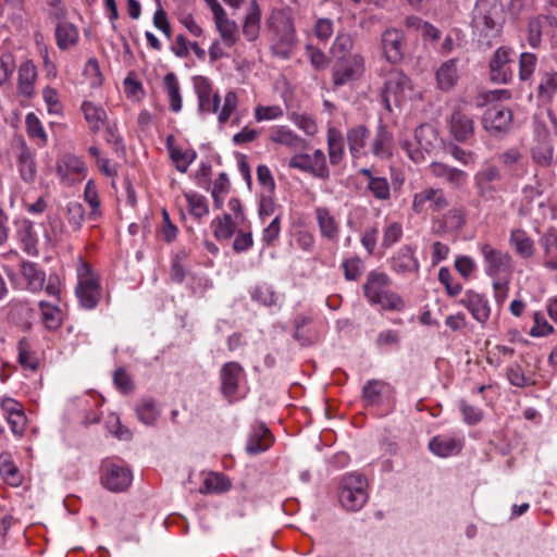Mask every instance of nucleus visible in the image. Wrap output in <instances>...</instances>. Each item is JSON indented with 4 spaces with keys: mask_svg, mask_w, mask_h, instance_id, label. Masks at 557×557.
I'll return each mask as SVG.
<instances>
[{
    "mask_svg": "<svg viewBox=\"0 0 557 557\" xmlns=\"http://www.w3.org/2000/svg\"><path fill=\"white\" fill-rule=\"evenodd\" d=\"M392 280L380 271H371L363 285L364 297L371 305H379L383 310L401 311L405 308L404 299L391 289Z\"/></svg>",
    "mask_w": 557,
    "mask_h": 557,
    "instance_id": "obj_2",
    "label": "nucleus"
},
{
    "mask_svg": "<svg viewBox=\"0 0 557 557\" xmlns=\"http://www.w3.org/2000/svg\"><path fill=\"white\" fill-rule=\"evenodd\" d=\"M133 474L128 467L121 462L107 465V491L122 493L128 490Z\"/></svg>",
    "mask_w": 557,
    "mask_h": 557,
    "instance_id": "obj_22",
    "label": "nucleus"
},
{
    "mask_svg": "<svg viewBox=\"0 0 557 557\" xmlns=\"http://www.w3.org/2000/svg\"><path fill=\"white\" fill-rule=\"evenodd\" d=\"M509 245L522 259H530L535 253L533 239L522 228H515L510 232Z\"/></svg>",
    "mask_w": 557,
    "mask_h": 557,
    "instance_id": "obj_34",
    "label": "nucleus"
},
{
    "mask_svg": "<svg viewBox=\"0 0 557 557\" xmlns=\"http://www.w3.org/2000/svg\"><path fill=\"white\" fill-rule=\"evenodd\" d=\"M472 319L475 320L481 326L486 325L492 315V307L487 295L476 292L474 289H467L459 300Z\"/></svg>",
    "mask_w": 557,
    "mask_h": 557,
    "instance_id": "obj_17",
    "label": "nucleus"
},
{
    "mask_svg": "<svg viewBox=\"0 0 557 557\" xmlns=\"http://www.w3.org/2000/svg\"><path fill=\"white\" fill-rule=\"evenodd\" d=\"M430 137H435L433 129L430 126L421 125L416 128L412 139H400L399 146L410 160L414 163H420L425 160L426 154L433 148Z\"/></svg>",
    "mask_w": 557,
    "mask_h": 557,
    "instance_id": "obj_11",
    "label": "nucleus"
},
{
    "mask_svg": "<svg viewBox=\"0 0 557 557\" xmlns=\"http://www.w3.org/2000/svg\"><path fill=\"white\" fill-rule=\"evenodd\" d=\"M364 73V58L354 53L345 59L335 60L332 67V79L335 87L358 81Z\"/></svg>",
    "mask_w": 557,
    "mask_h": 557,
    "instance_id": "obj_8",
    "label": "nucleus"
},
{
    "mask_svg": "<svg viewBox=\"0 0 557 557\" xmlns=\"http://www.w3.org/2000/svg\"><path fill=\"white\" fill-rule=\"evenodd\" d=\"M478 249L483 257L486 275L495 277L503 273H511L512 258L508 252L497 249L488 242H479Z\"/></svg>",
    "mask_w": 557,
    "mask_h": 557,
    "instance_id": "obj_10",
    "label": "nucleus"
},
{
    "mask_svg": "<svg viewBox=\"0 0 557 557\" xmlns=\"http://www.w3.org/2000/svg\"><path fill=\"white\" fill-rule=\"evenodd\" d=\"M84 197L86 202L91 207L90 216L97 215L99 216L101 214L100 211V197L98 195L97 187L94 183V181H88L85 190H84Z\"/></svg>",
    "mask_w": 557,
    "mask_h": 557,
    "instance_id": "obj_61",
    "label": "nucleus"
},
{
    "mask_svg": "<svg viewBox=\"0 0 557 557\" xmlns=\"http://www.w3.org/2000/svg\"><path fill=\"white\" fill-rule=\"evenodd\" d=\"M188 251L185 248L178 249L171 259L170 276L175 283H182L185 278V262L188 258Z\"/></svg>",
    "mask_w": 557,
    "mask_h": 557,
    "instance_id": "obj_52",
    "label": "nucleus"
},
{
    "mask_svg": "<svg viewBox=\"0 0 557 557\" xmlns=\"http://www.w3.org/2000/svg\"><path fill=\"white\" fill-rule=\"evenodd\" d=\"M55 172L63 185L71 186L85 178L87 166L81 157L67 152L57 160Z\"/></svg>",
    "mask_w": 557,
    "mask_h": 557,
    "instance_id": "obj_14",
    "label": "nucleus"
},
{
    "mask_svg": "<svg viewBox=\"0 0 557 557\" xmlns=\"http://www.w3.org/2000/svg\"><path fill=\"white\" fill-rule=\"evenodd\" d=\"M21 273L27 283V288L32 292H38L44 288L46 274L38 264L30 261L21 263Z\"/></svg>",
    "mask_w": 557,
    "mask_h": 557,
    "instance_id": "obj_38",
    "label": "nucleus"
},
{
    "mask_svg": "<svg viewBox=\"0 0 557 557\" xmlns=\"http://www.w3.org/2000/svg\"><path fill=\"white\" fill-rule=\"evenodd\" d=\"M528 32V42L533 48L540 47L543 35H547L557 46V12L548 10L547 14L531 20Z\"/></svg>",
    "mask_w": 557,
    "mask_h": 557,
    "instance_id": "obj_15",
    "label": "nucleus"
},
{
    "mask_svg": "<svg viewBox=\"0 0 557 557\" xmlns=\"http://www.w3.org/2000/svg\"><path fill=\"white\" fill-rule=\"evenodd\" d=\"M463 440L450 435L434 436L430 443V450L442 458L457 455L461 451Z\"/></svg>",
    "mask_w": 557,
    "mask_h": 557,
    "instance_id": "obj_31",
    "label": "nucleus"
},
{
    "mask_svg": "<svg viewBox=\"0 0 557 557\" xmlns=\"http://www.w3.org/2000/svg\"><path fill=\"white\" fill-rule=\"evenodd\" d=\"M84 117L91 133H98L103 125V110L101 104H95L92 101H84L82 104Z\"/></svg>",
    "mask_w": 557,
    "mask_h": 557,
    "instance_id": "obj_44",
    "label": "nucleus"
},
{
    "mask_svg": "<svg viewBox=\"0 0 557 557\" xmlns=\"http://www.w3.org/2000/svg\"><path fill=\"white\" fill-rule=\"evenodd\" d=\"M39 309L41 321L47 330L57 331L62 325V311L58 306L41 300Z\"/></svg>",
    "mask_w": 557,
    "mask_h": 557,
    "instance_id": "obj_42",
    "label": "nucleus"
},
{
    "mask_svg": "<svg viewBox=\"0 0 557 557\" xmlns=\"http://www.w3.org/2000/svg\"><path fill=\"white\" fill-rule=\"evenodd\" d=\"M537 59L535 54L530 52H523L519 60V77L521 81L529 79L536 67Z\"/></svg>",
    "mask_w": 557,
    "mask_h": 557,
    "instance_id": "obj_62",
    "label": "nucleus"
},
{
    "mask_svg": "<svg viewBox=\"0 0 557 557\" xmlns=\"http://www.w3.org/2000/svg\"><path fill=\"white\" fill-rule=\"evenodd\" d=\"M211 227L218 240H227L235 234L237 225L235 223L221 222L220 216H216L212 220Z\"/></svg>",
    "mask_w": 557,
    "mask_h": 557,
    "instance_id": "obj_60",
    "label": "nucleus"
},
{
    "mask_svg": "<svg viewBox=\"0 0 557 557\" xmlns=\"http://www.w3.org/2000/svg\"><path fill=\"white\" fill-rule=\"evenodd\" d=\"M512 121L511 111L500 104L488 108L482 119L483 127L491 134H502L509 129Z\"/></svg>",
    "mask_w": 557,
    "mask_h": 557,
    "instance_id": "obj_19",
    "label": "nucleus"
},
{
    "mask_svg": "<svg viewBox=\"0 0 557 557\" xmlns=\"http://www.w3.org/2000/svg\"><path fill=\"white\" fill-rule=\"evenodd\" d=\"M459 79L457 59L443 62L435 72L436 86L442 91L451 90Z\"/></svg>",
    "mask_w": 557,
    "mask_h": 557,
    "instance_id": "obj_33",
    "label": "nucleus"
},
{
    "mask_svg": "<svg viewBox=\"0 0 557 557\" xmlns=\"http://www.w3.org/2000/svg\"><path fill=\"white\" fill-rule=\"evenodd\" d=\"M18 362L26 369L36 370L37 358L32 351V345L27 338L23 337L18 341Z\"/></svg>",
    "mask_w": 557,
    "mask_h": 557,
    "instance_id": "obj_55",
    "label": "nucleus"
},
{
    "mask_svg": "<svg viewBox=\"0 0 557 557\" xmlns=\"http://www.w3.org/2000/svg\"><path fill=\"white\" fill-rule=\"evenodd\" d=\"M314 218L317 220L321 237L331 243H337L339 238L341 224L335 215L332 214L331 210L327 207L319 206L314 209Z\"/></svg>",
    "mask_w": 557,
    "mask_h": 557,
    "instance_id": "obj_23",
    "label": "nucleus"
},
{
    "mask_svg": "<svg viewBox=\"0 0 557 557\" xmlns=\"http://www.w3.org/2000/svg\"><path fill=\"white\" fill-rule=\"evenodd\" d=\"M504 21V9L499 0H478L472 23L479 44L491 47L499 38Z\"/></svg>",
    "mask_w": 557,
    "mask_h": 557,
    "instance_id": "obj_1",
    "label": "nucleus"
},
{
    "mask_svg": "<svg viewBox=\"0 0 557 557\" xmlns=\"http://www.w3.org/2000/svg\"><path fill=\"white\" fill-rule=\"evenodd\" d=\"M383 383L377 380L368 381L363 386L362 396L367 406H373L380 403Z\"/></svg>",
    "mask_w": 557,
    "mask_h": 557,
    "instance_id": "obj_57",
    "label": "nucleus"
},
{
    "mask_svg": "<svg viewBox=\"0 0 557 557\" xmlns=\"http://www.w3.org/2000/svg\"><path fill=\"white\" fill-rule=\"evenodd\" d=\"M268 24L278 39L277 47L282 49L281 54L288 58L296 39L292 10L289 8L273 9Z\"/></svg>",
    "mask_w": 557,
    "mask_h": 557,
    "instance_id": "obj_5",
    "label": "nucleus"
},
{
    "mask_svg": "<svg viewBox=\"0 0 557 557\" xmlns=\"http://www.w3.org/2000/svg\"><path fill=\"white\" fill-rule=\"evenodd\" d=\"M411 81L397 69L389 70L385 75L384 88L382 90V103L386 110L392 111V103L400 106L411 91Z\"/></svg>",
    "mask_w": 557,
    "mask_h": 557,
    "instance_id": "obj_6",
    "label": "nucleus"
},
{
    "mask_svg": "<svg viewBox=\"0 0 557 557\" xmlns=\"http://www.w3.org/2000/svg\"><path fill=\"white\" fill-rule=\"evenodd\" d=\"M557 90V72L546 73L539 85V94L541 97L550 98Z\"/></svg>",
    "mask_w": 557,
    "mask_h": 557,
    "instance_id": "obj_64",
    "label": "nucleus"
},
{
    "mask_svg": "<svg viewBox=\"0 0 557 557\" xmlns=\"http://www.w3.org/2000/svg\"><path fill=\"white\" fill-rule=\"evenodd\" d=\"M230 487L231 482L226 475L218 472H211L205 478L199 492L202 494L223 493L228 491Z\"/></svg>",
    "mask_w": 557,
    "mask_h": 557,
    "instance_id": "obj_47",
    "label": "nucleus"
},
{
    "mask_svg": "<svg viewBox=\"0 0 557 557\" xmlns=\"http://www.w3.org/2000/svg\"><path fill=\"white\" fill-rule=\"evenodd\" d=\"M195 89L198 97L199 110L202 112L216 113L220 107V96L213 91L210 81L206 77H198L195 81Z\"/></svg>",
    "mask_w": 557,
    "mask_h": 557,
    "instance_id": "obj_25",
    "label": "nucleus"
},
{
    "mask_svg": "<svg viewBox=\"0 0 557 557\" xmlns=\"http://www.w3.org/2000/svg\"><path fill=\"white\" fill-rule=\"evenodd\" d=\"M368 481L360 473H348L339 485L338 499L347 511H358L368 502Z\"/></svg>",
    "mask_w": 557,
    "mask_h": 557,
    "instance_id": "obj_3",
    "label": "nucleus"
},
{
    "mask_svg": "<svg viewBox=\"0 0 557 557\" xmlns=\"http://www.w3.org/2000/svg\"><path fill=\"white\" fill-rule=\"evenodd\" d=\"M354 39L347 33H338L331 49L330 53L334 60L345 59L352 55Z\"/></svg>",
    "mask_w": 557,
    "mask_h": 557,
    "instance_id": "obj_49",
    "label": "nucleus"
},
{
    "mask_svg": "<svg viewBox=\"0 0 557 557\" xmlns=\"http://www.w3.org/2000/svg\"><path fill=\"white\" fill-rule=\"evenodd\" d=\"M37 77V69L32 61H25L18 69V92L26 98H30L34 95V84Z\"/></svg>",
    "mask_w": 557,
    "mask_h": 557,
    "instance_id": "obj_37",
    "label": "nucleus"
},
{
    "mask_svg": "<svg viewBox=\"0 0 557 557\" xmlns=\"http://www.w3.org/2000/svg\"><path fill=\"white\" fill-rule=\"evenodd\" d=\"M17 238L20 243L23 245L24 250L28 255L37 253V235L34 231V225L28 220H23L17 230Z\"/></svg>",
    "mask_w": 557,
    "mask_h": 557,
    "instance_id": "obj_48",
    "label": "nucleus"
},
{
    "mask_svg": "<svg viewBox=\"0 0 557 557\" xmlns=\"http://www.w3.org/2000/svg\"><path fill=\"white\" fill-rule=\"evenodd\" d=\"M428 169L433 177L442 180L454 189L462 188L468 182L469 175L466 171L444 162H432Z\"/></svg>",
    "mask_w": 557,
    "mask_h": 557,
    "instance_id": "obj_20",
    "label": "nucleus"
},
{
    "mask_svg": "<svg viewBox=\"0 0 557 557\" xmlns=\"http://www.w3.org/2000/svg\"><path fill=\"white\" fill-rule=\"evenodd\" d=\"M273 441L272 433L263 423L255 424L247 438L246 451L250 455L261 454L271 447Z\"/></svg>",
    "mask_w": 557,
    "mask_h": 557,
    "instance_id": "obj_26",
    "label": "nucleus"
},
{
    "mask_svg": "<svg viewBox=\"0 0 557 557\" xmlns=\"http://www.w3.org/2000/svg\"><path fill=\"white\" fill-rule=\"evenodd\" d=\"M513 50L510 47L502 46L493 53L488 67L491 79L497 84H508L513 77L512 71Z\"/></svg>",
    "mask_w": 557,
    "mask_h": 557,
    "instance_id": "obj_16",
    "label": "nucleus"
},
{
    "mask_svg": "<svg viewBox=\"0 0 557 557\" xmlns=\"http://www.w3.org/2000/svg\"><path fill=\"white\" fill-rule=\"evenodd\" d=\"M261 29V8L257 0H251L242 22V33L248 41L259 38Z\"/></svg>",
    "mask_w": 557,
    "mask_h": 557,
    "instance_id": "obj_27",
    "label": "nucleus"
},
{
    "mask_svg": "<svg viewBox=\"0 0 557 557\" xmlns=\"http://www.w3.org/2000/svg\"><path fill=\"white\" fill-rule=\"evenodd\" d=\"M166 148L175 169L181 173H185L197 158V153L194 149H183L176 146L172 135L166 138Z\"/></svg>",
    "mask_w": 557,
    "mask_h": 557,
    "instance_id": "obj_32",
    "label": "nucleus"
},
{
    "mask_svg": "<svg viewBox=\"0 0 557 557\" xmlns=\"http://www.w3.org/2000/svg\"><path fill=\"white\" fill-rule=\"evenodd\" d=\"M185 198L188 205L189 213L197 220L209 214V205L205 196L197 193H187Z\"/></svg>",
    "mask_w": 557,
    "mask_h": 557,
    "instance_id": "obj_50",
    "label": "nucleus"
},
{
    "mask_svg": "<svg viewBox=\"0 0 557 557\" xmlns=\"http://www.w3.org/2000/svg\"><path fill=\"white\" fill-rule=\"evenodd\" d=\"M382 49L386 60L397 63L404 58L406 41L403 32L396 28L386 29L381 37Z\"/></svg>",
    "mask_w": 557,
    "mask_h": 557,
    "instance_id": "obj_21",
    "label": "nucleus"
},
{
    "mask_svg": "<svg viewBox=\"0 0 557 557\" xmlns=\"http://www.w3.org/2000/svg\"><path fill=\"white\" fill-rule=\"evenodd\" d=\"M448 124L450 135L458 143H467L474 136V116L465 102L453 109Z\"/></svg>",
    "mask_w": 557,
    "mask_h": 557,
    "instance_id": "obj_9",
    "label": "nucleus"
},
{
    "mask_svg": "<svg viewBox=\"0 0 557 557\" xmlns=\"http://www.w3.org/2000/svg\"><path fill=\"white\" fill-rule=\"evenodd\" d=\"M438 281L446 288L449 296H458L462 292V285L453 280L451 273L447 268H441L438 271Z\"/></svg>",
    "mask_w": 557,
    "mask_h": 557,
    "instance_id": "obj_63",
    "label": "nucleus"
},
{
    "mask_svg": "<svg viewBox=\"0 0 557 557\" xmlns=\"http://www.w3.org/2000/svg\"><path fill=\"white\" fill-rule=\"evenodd\" d=\"M394 137L385 125H380L371 143V153L381 160L393 157Z\"/></svg>",
    "mask_w": 557,
    "mask_h": 557,
    "instance_id": "obj_30",
    "label": "nucleus"
},
{
    "mask_svg": "<svg viewBox=\"0 0 557 557\" xmlns=\"http://www.w3.org/2000/svg\"><path fill=\"white\" fill-rule=\"evenodd\" d=\"M245 377L244 368L236 361H228L220 370L221 393L233 403Z\"/></svg>",
    "mask_w": 557,
    "mask_h": 557,
    "instance_id": "obj_18",
    "label": "nucleus"
},
{
    "mask_svg": "<svg viewBox=\"0 0 557 557\" xmlns=\"http://www.w3.org/2000/svg\"><path fill=\"white\" fill-rule=\"evenodd\" d=\"M403 236V225L399 222H391L384 227L382 246L389 248L400 240Z\"/></svg>",
    "mask_w": 557,
    "mask_h": 557,
    "instance_id": "obj_59",
    "label": "nucleus"
},
{
    "mask_svg": "<svg viewBox=\"0 0 557 557\" xmlns=\"http://www.w3.org/2000/svg\"><path fill=\"white\" fill-rule=\"evenodd\" d=\"M136 413L138 419L145 424H152L159 416L156 403L151 398L141 399L136 407Z\"/></svg>",
    "mask_w": 557,
    "mask_h": 557,
    "instance_id": "obj_53",
    "label": "nucleus"
},
{
    "mask_svg": "<svg viewBox=\"0 0 557 557\" xmlns=\"http://www.w3.org/2000/svg\"><path fill=\"white\" fill-rule=\"evenodd\" d=\"M473 180L478 195L484 201L496 200L497 194L505 189L502 183V172L492 163H484L474 174Z\"/></svg>",
    "mask_w": 557,
    "mask_h": 557,
    "instance_id": "obj_7",
    "label": "nucleus"
},
{
    "mask_svg": "<svg viewBox=\"0 0 557 557\" xmlns=\"http://www.w3.org/2000/svg\"><path fill=\"white\" fill-rule=\"evenodd\" d=\"M214 24L224 46L232 48L239 37L237 23L225 14L214 20Z\"/></svg>",
    "mask_w": 557,
    "mask_h": 557,
    "instance_id": "obj_39",
    "label": "nucleus"
},
{
    "mask_svg": "<svg viewBox=\"0 0 557 557\" xmlns=\"http://www.w3.org/2000/svg\"><path fill=\"white\" fill-rule=\"evenodd\" d=\"M17 166L21 178L25 183H33L37 176V164L35 153L22 143L17 154Z\"/></svg>",
    "mask_w": 557,
    "mask_h": 557,
    "instance_id": "obj_35",
    "label": "nucleus"
},
{
    "mask_svg": "<svg viewBox=\"0 0 557 557\" xmlns=\"http://www.w3.org/2000/svg\"><path fill=\"white\" fill-rule=\"evenodd\" d=\"M270 139L288 148H299L302 139L287 126L281 125L272 127L270 131Z\"/></svg>",
    "mask_w": 557,
    "mask_h": 557,
    "instance_id": "obj_41",
    "label": "nucleus"
},
{
    "mask_svg": "<svg viewBox=\"0 0 557 557\" xmlns=\"http://www.w3.org/2000/svg\"><path fill=\"white\" fill-rule=\"evenodd\" d=\"M113 384L123 395L132 394L135 389V383L125 369L119 368L113 373Z\"/></svg>",
    "mask_w": 557,
    "mask_h": 557,
    "instance_id": "obj_56",
    "label": "nucleus"
},
{
    "mask_svg": "<svg viewBox=\"0 0 557 557\" xmlns=\"http://www.w3.org/2000/svg\"><path fill=\"white\" fill-rule=\"evenodd\" d=\"M78 38L76 27L65 21L59 22L55 26V39L60 49H67L75 45Z\"/></svg>",
    "mask_w": 557,
    "mask_h": 557,
    "instance_id": "obj_46",
    "label": "nucleus"
},
{
    "mask_svg": "<svg viewBox=\"0 0 557 557\" xmlns=\"http://www.w3.org/2000/svg\"><path fill=\"white\" fill-rule=\"evenodd\" d=\"M327 153L330 163L338 165L345 158V144L342 132L336 127H330L326 133Z\"/></svg>",
    "mask_w": 557,
    "mask_h": 557,
    "instance_id": "obj_36",
    "label": "nucleus"
},
{
    "mask_svg": "<svg viewBox=\"0 0 557 557\" xmlns=\"http://www.w3.org/2000/svg\"><path fill=\"white\" fill-rule=\"evenodd\" d=\"M164 90L169 98L171 111L177 113L182 110L183 101L181 87L176 75L173 72L165 74L163 78Z\"/></svg>",
    "mask_w": 557,
    "mask_h": 557,
    "instance_id": "obj_40",
    "label": "nucleus"
},
{
    "mask_svg": "<svg viewBox=\"0 0 557 557\" xmlns=\"http://www.w3.org/2000/svg\"><path fill=\"white\" fill-rule=\"evenodd\" d=\"M76 297L82 307L94 309L101 299V277L88 263L82 262L77 268Z\"/></svg>",
    "mask_w": 557,
    "mask_h": 557,
    "instance_id": "obj_4",
    "label": "nucleus"
},
{
    "mask_svg": "<svg viewBox=\"0 0 557 557\" xmlns=\"http://www.w3.org/2000/svg\"><path fill=\"white\" fill-rule=\"evenodd\" d=\"M448 198L442 188L426 187L412 197L411 210L416 214H422L428 211L441 212L448 208Z\"/></svg>",
    "mask_w": 557,
    "mask_h": 557,
    "instance_id": "obj_12",
    "label": "nucleus"
},
{
    "mask_svg": "<svg viewBox=\"0 0 557 557\" xmlns=\"http://www.w3.org/2000/svg\"><path fill=\"white\" fill-rule=\"evenodd\" d=\"M290 169H297L302 172L312 174L313 176L327 180L330 177V169L323 150L315 149L312 154L299 153L290 158L288 162Z\"/></svg>",
    "mask_w": 557,
    "mask_h": 557,
    "instance_id": "obj_13",
    "label": "nucleus"
},
{
    "mask_svg": "<svg viewBox=\"0 0 557 557\" xmlns=\"http://www.w3.org/2000/svg\"><path fill=\"white\" fill-rule=\"evenodd\" d=\"M369 137L370 131L363 124L355 125L347 129L346 140L352 159H360L366 156L364 149Z\"/></svg>",
    "mask_w": 557,
    "mask_h": 557,
    "instance_id": "obj_29",
    "label": "nucleus"
},
{
    "mask_svg": "<svg viewBox=\"0 0 557 557\" xmlns=\"http://www.w3.org/2000/svg\"><path fill=\"white\" fill-rule=\"evenodd\" d=\"M359 174L367 180L366 189L374 199L383 202L391 199V185L386 177L374 175L368 168H362Z\"/></svg>",
    "mask_w": 557,
    "mask_h": 557,
    "instance_id": "obj_28",
    "label": "nucleus"
},
{
    "mask_svg": "<svg viewBox=\"0 0 557 557\" xmlns=\"http://www.w3.org/2000/svg\"><path fill=\"white\" fill-rule=\"evenodd\" d=\"M507 377L511 385L517 387H527L535 384L531 377H528L521 366L515 363L507 368Z\"/></svg>",
    "mask_w": 557,
    "mask_h": 557,
    "instance_id": "obj_58",
    "label": "nucleus"
},
{
    "mask_svg": "<svg viewBox=\"0 0 557 557\" xmlns=\"http://www.w3.org/2000/svg\"><path fill=\"white\" fill-rule=\"evenodd\" d=\"M554 158V147L552 141L544 137L539 139L532 148V159L540 166L547 168L552 164Z\"/></svg>",
    "mask_w": 557,
    "mask_h": 557,
    "instance_id": "obj_45",
    "label": "nucleus"
},
{
    "mask_svg": "<svg viewBox=\"0 0 557 557\" xmlns=\"http://www.w3.org/2000/svg\"><path fill=\"white\" fill-rule=\"evenodd\" d=\"M251 299L260 302L263 306L271 307L277 304V295L273 290L272 286L268 284L257 285L250 293Z\"/></svg>",
    "mask_w": 557,
    "mask_h": 557,
    "instance_id": "obj_54",
    "label": "nucleus"
},
{
    "mask_svg": "<svg viewBox=\"0 0 557 557\" xmlns=\"http://www.w3.org/2000/svg\"><path fill=\"white\" fill-rule=\"evenodd\" d=\"M442 221L447 231L459 232L467 223V210L463 206H455L447 210Z\"/></svg>",
    "mask_w": 557,
    "mask_h": 557,
    "instance_id": "obj_43",
    "label": "nucleus"
},
{
    "mask_svg": "<svg viewBox=\"0 0 557 557\" xmlns=\"http://www.w3.org/2000/svg\"><path fill=\"white\" fill-rule=\"evenodd\" d=\"M0 475L11 485L17 486L21 483L18 469L8 453L0 455Z\"/></svg>",
    "mask_w": 557,
    "mask_h": 557,
    "instance_id": "obj_51",
    "label": "nucleus"
},
{
    "mask_svg": "<svg viewBox=\"0 0 557 557\" xmlns=\"http://www.w3.org/2000/svg\"><path fill=\"white\" fill-rule=\"evenodd\" d=\"M416 249L409 245L403 246L391 259V268L400 275L417 274L419 261L414 256Z\"/></svg>",
    "mask_w": 557,
    "mask_h": 557,
    "instance_id": "obj_24",
    "label": "nucleus"
}]
</instances>
